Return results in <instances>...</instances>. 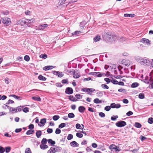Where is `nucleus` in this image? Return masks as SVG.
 Instances as JSON below:
<instances>
[{
	"label": "nucleus",
	"instance_id": "f257e3e1",
	"mask_svg": "<svg viewBox=\"0 0 153 153\" xmlns=\"http://www.w3.org/2000/svg\"><path fill=\"white\" fill-rule=\"evenodd\" d=\"M136 59L141 65L148 66L150 64V62L148 59L142 57H137Z\"/></svg>",
	"mask_w": 153,
	"mask_h": 153
},
{
	"label": "nucleus",
	"instance_id": "f03ea898",
	"mask_svg": "<svg viewBox=\"0 0 153 153\" xmlns=\"http://www.w3.org/2000/svg\"><path fill=\"white\" fill-rule=\"evenodd\" d=\"M35 22V20L34 19H26L25 21L22 20L21 22V24L23 25H27L28 26L32 24Z\"/></svg>",
	"mask_w": 153,
	"mask_h": 153
},
{
	"label": "nucleus",
	"instance_id": "7ed1b4c3",
	"mask_svg": "<svg viewBox=\"0 0 153 153\" xmlns=\"http://www.w3.org/2000/svg\"><path fill=\"white\" fill-rule=\"evenodd\" d=\"M62 148L59 147H52L48 151L47 153H55L56 152L60 151Z\"/></svg>",
	"mask_w": 153,
	"mask_h": 153
},
{
	"label": "nucleus",
	"instance_id": "20e7f679",
	"mask_svg": "<svg viewBox=\"0 0 153 153\" xmlns=\"http://www.w3.org/2000/svg\"><path fill=\"white\" fill-rule=\"evenodd\" d=\"M106 37L108 40L111 42H113L115 41L116 39H120L119 37L117 38L116 36L115 35H113L111 33H107Z\"/></svg>",
	"mask_w": 153,
	"mask_h": 153
},
{
	"label": "nucleus",
	"instance_id": "39448f33",
	"mask_svg": "<svg viewBox=\"0 0 153 153\" xmlns=\"http://www.w3.org/2000/svg\"><path fill=\"white\" fill-rule=\"evenodd\" d=\"M2 21L4 25L6 26H8L11 24L10 19L8 18L4 17L2 18Z\"/></svg>",
	"mask_w": 153,
	"mask_h": 153
},
{
	"label": "nucleus",
	"instance_id": "423d86ee",
	"mask_svg": "<svg viewBox=\"0 0 153 153\" xmlns=\"http://www.w3.org/2000/svg\"><path fill=\"white\" fill-rule=\"evenodd\" d=\"M81 90L85 92H88V94L91 95V93H90V92H92L94 91L95 89L94 88H82V89Z\"/></svg>",
	"mask_w": 153,
	"mask_h": 153
},
{
	"label": "nucleus",
	"instance_id": "0eeeda50",
	"mask_svg": "<svg viewBox=\"0 0 153 153\" xmlns=\"http://www.w3.org/2000/svg\"><path fill=\"white\" fill-rule=\"evenodd\" d=\"M126 125V122L123 121H120L116 123V125L117 126L120 127L124 126Z\"/></svg>",
	"mask_w": 153,
	"mask_h": 153
},
{
	"label": "nucleus",
	"instance_id": "6e6552de",
	"mask_svg": "<svg viewBox=\"0 0 153 153\" xmlns=\"http://www.w3.org/2000/svg\"><path fill=\"white\" fill-rule=\"evenodd\" d=\"M53 74L57 76L58 77H61L63 76L64 74L62 72H60L59 71H53Z\"/></svg>",
	"mask_w": 153,
	"mask_h": 153
},
{
	"label": "nucleus",
	"instance_id": "1a4fd4ad",
	"mask_svg": "<svg viewBox=\"0 0 153 153\" xmlns=\"http://www.w3.org/2000/svg\"><path fill=\"white\" fill-rule=\"evenodd\" d=\"M111 107L112 108H118L121 107V105L119 104H116L115 103H112L111 104Z\"/></svg>",
	"mask_w": 153,
	"mask_h": 153
},
{
	"label": "nucleus",
	"instance_id": "9d476101",
	"mask_svg": "<svg viewBox=\"0 0 153 153\" xmlns=\"http://www.w3.org/2000/svg\"><path fill=\"white\" fill-rule=\"evenodd\" d=\"M109 148L111 150L115 149L116 152H119L120 151V150L118 149L117 146L114 144L111 145L109 147Z\"/></svg>",
	"mask_w": 153,
	"mask_h": 153
},
{
	"label": "nucleus",
	"instance_id": "9b49d317",
	"mask_svg": "<svg viewBox=\"0 0 153 153\" xmlns=\"http://www.w3.org/2000/svg\"><path fill=\"white\" fill-rule=\"evenodd\" d=\"M65 92L68 94H71L73 93V90L71 88L68 87L66 89Z\"/></svg>",
	"mask_w": 153,
	"mask_h": 153
},
{
	"label": "nucleus",
	"instance_id": "f8f14e48",
	"mask_svg": "<svg viewBox=\"0 0 153 153\" xmlns=\"http://www.w3.org/2000/svg\"><path fill=\"white\" fill-rule=\"evenodd\" d=\"M48 26V25L46 24L40 25L39 26V29H38L40 30H43L46 28Z\"/></svg>",
	"mask_w": 153,
	"mask_h": 153
},
{
	"label": "nucleus",
	"instance_id": "ddd939ff",
	"mask_svg": "<svg viewBox=\"0 0 153 153\" xmlns=\"http://www.w3.org/2000/svg\"><path fill=\"white\" fill-rule=\"evenodd\" d=\"M71 146L73 147H78L79 146V144L75 141H73L70 143Z\"/></svg>",
	"mask_w": 153,
	"mask_h": 153
},
{
	"label": "nucleus",
	"instance_id": "4468645a",
	"mask_svg": "<svg viewBox=\"0 0 153 153\" xmlns=\"http://www.w3.org/2000/svg\"><path fill=\"white\" fill-rule=\"evenodd\" d=\"M55 66H47L44 67L43 68V69L44 70L47 71L49 70L52 69Z\"/></svg>",
	"mask_w": 153,
	"mask_h": 153
},
{
	"label": "nucleus",
	"instance_id": "2eb2a0df",
	"mask_svg": "<svg viewBox=\"0 0 153 153\" xmlns=\"http://www.w3.org/2000/svg\"><path fill=\"white\" fill-rule=\"evenodd\" d=\"M140 42L143 43H147V44H150V41L149 39H145V38H143L140 41Z\"/></svg>",
	"mask_w": 153,
	"mask_h": 153
},
{
	"label": "nucleus",
	"instance_id": "dca6fc26",
	"mask_svg": "<svg viewBox=\"0 0 153 153\" xmlns=\"http://www.w3.org/2000/svg\"><path fill=\"white\" fill-rule=\"evenodd\" d=\"M9 109L10 110V111L13 113H17L16 108H14L10 107L9 108Z\"/></svg>",
	"mask_w": 153,
	"mask_h": 153
},
{
	"label": "nucleus",
	"instance_id": "f3484780",
	"mask_svg": "<svg viewBox=\"0 0 153 153\" xmlns=\"http://www.w3.org/2000/svg\"><path fill=\"white\" fill-rule=\"evenodd\" d=\"M85 110V108L82 106H80L79 107V111L81 113H83Z\"/></svg>",
	"mask_w": 153,
	"mask_h": 153
},
{
	"label": "nucleus",
	"instance_id": "a211bd4d",
	"mask_svg": "<svg viewBox=\"0 0 153 153\" xmlns=\"http://www.w3.org/2000/svg\"><path fill=\"white\" fill-rule=\"evenodd\" d=\"M32 98L35 101H41V99L39 97H33Z\"/></svg>",
	"mask_w": 153,
	"mask_h": 153
},
{
	"label": "nucleus",
	"instance_id": "6ab92c4d",
	"mask_svg": "<svg viewBox=\"0 0 153 153\" xmlns=\"http://www.w3.org/2000/svg\"><path fill=\"white\" fill-rule=\"evenodd\" d=\"M100 37L99 36H97L94 38V40L95 42H97L100 40Z\"/></svg>",
	"mask_w": 153,
	"mask_h": 153
},
{
	"label": "nucleus",
	"instance_id": "aec40b11",
	"mask_svg": "<svg viewBox=\"0 0 153 153\" xmlns=\"http://www.w3.org/2000/svg\"><path fill=\"white\" fill-rule=\"evenodd\" d=\"M135 15L132 14H127L126 13L124 14V16L125 17H134Z\"/></svg>",
	"mask_w": 153,
	"mask_h": 153
},
{
	"label": "nucleus",
	"instance_id": "412c9836",
	"mask_svg": "<svg viewBox=\"0 0 153 153\" xmlns=\"http://www.w3.org/2000/svg\"><path fill=\"white\" fill-rule=\"evenodd\" d=\"M42 132L41 131L39 130L37 131L36 133V135L38 138H39L42 135Z\"/></svg>",
	"mask_w": 153,
	"mask_h": 153
},
{
	"label": "nucleus",
	"instance_id": "4be33fe9",
	"mask_svg": "<svg viewBox=\"0 0 153 153\" xmlns=\"http://www.w3.org/2000/svg\"><path fill=\"white\" fill-rule=\"evenodd\" d=\"M23 106H20L16 108L17 112H20L22 110Z\"/></svg>",
	"mask_w": 153,
	"mask_h": 153
},
{
	"label": "nucleus",
	"instance_id": "5701e85b",
	"mask_svg": "<svg viewBox=\"0 0 153 153\" xmlns=\"http://www.w3.org/2000/svg\"><path fill=\"white\" fill-rule=\"evenodd\" d=\"M91 74L93 75H94L95 74H97V76L99 77H102V76L104 75V74L102 73H97V72H93L91 73Z\"/></svg>",
	"mask_w": 153,
	"mask_h": 153
},
{
	"label": "nucleus",
	"instance_id": "b1692460",
	"mask_svg": "<svg viewBox=\"0 0 153 153\" xmlns=\"http://www.w3.org/2000/svg\"><path fill=\"white\" fill-rule=\"evenodd\" d=\"M40 148L42 149H47L48 148V146L46 145L41 144L40 145Z\"/></svg>",
	"mask_w": 153,
	"mask_h": 153
},
{
	"label": "nucleus",
	"instance_id": "393cba45",
	"mask_svg": "<svg viewBox=\"0 0 153 153\" xmlns=\"http://www.w3.org/2000/svg\"><path fill=\"white\" fill-rule=\"evenodd\" d=\"M94 102L96 104L101 103L102 102L101 100H99L98 98H97L94 100Z\"/></svg>",
	"mask_w": 153,
	"mask_h": 153
},
{
	"label": "nucleus",
	"instance_id": "a878e982",
	"mask_svg": "<svg viewBox=\"0 0 153 153\" xmlns=\"http://www.w3.org/2000/svg\"><path fill=\"white\" fill-rule=\"evenodd\" d=\"M69 99L72 101H76L77 100L73 96H70L69 97Z\"/></svg>",
	"mask_w": 153,
	"mask_h": 153
},
{
	"label": "nucleus",
	"instance_id": "bb28decb",
	"mask_svg": "<svg viewBox=\"0 0 153 153\" xmlns=\"http://www.w3.org/2000/svg\"><path fill=\"white\" fill-rule=\"evenodd\" d=\"M48 143L51 144V145H53L55 143V142L51 139L48 140Z\"/></svg>",
	"mask_w": 153,
	"mask_h": 153
},
{
	"label": "nucleus",
	"instance_id": "cd10ccee",
	"mask_svg": "<svg viewBox=\"0 0 153 153\" xmlns=\"http://www.w3.org/2000/svg\"><path fill=\"white\" fill-rule=\"evenodd\" d=\"M139 85V84L137 82H134L132 84L131 87L133 88H134L137 87Z\"/></svg>",
	"mask_w": 153,
	"mask_h": 153
},
{
	"label": "nucleus",
	"instance_id": "c85d7f7f",
	"mask_svg": "<svg viewBox=\"0 0 153 153\" xmlns=\"http://www.w3.org/2000/svg\"><path fill=\"white\" fill-rule=\"evenodd\" d=\"M38 78L39 80L43 81H45L46 80V78L41 75H40L38 76Z\"/></svg>",
	"mask_w": 153,
	"mask_h": 153
},
{
	"label": "nucleus",
	"instance_id": "c756f323",
	"mask_svg": "<svg viewBox=\"0 0 153 153\" xmlns=\"http://www.w3.org/2000/svg\"><path fill=\"white\" fill-rule=\"evenodd\" d=\"M73 76L75 78H78L79 77V75L77 72L75 71L74 74Z\"/></svg>",
	"mask_w": 153,
	"mask_h": 153
},
{
	"label": "nucleus",
	"instance_id": "7c9ffc66",
	"mask_svg": "<svg viewBox=\"0 0 153 153\" xmlns=\"http://www.w3.org/2000/svg\"><path fill=\"white\" fill-rule=\"evenodd\" d=\"M46 119L45 118H43L41 120L40 123L43 126H44L45 125V123H46Z\"/></svg>",
	"mask_w": 153,
	"mask_h": 153
},
{
	"label": "nucleus",
	"instance_id": "2f4dec72",
	"mask_svg": "<svg viewBox=\"0 0 153 153\" xmlns=\"http://www.w3.org/2000/svg\"><path fill=\"white\" fill-rule=\"evenodd\" d=\"M75 115L73 113H70L68 114V117L69 118H72L74 117Z\"/></svg>",
	"mask_w": 153,
	"mask_h": 153
},
{
	"label": "nucleus",
	"instance_id": "473e14b6",
	"mask_svg": "<svg viewBox=\"0 0 153 153\" xmlns=\"http://www.w3.org/2000/svg\"><path fill=\"white\" fill-rule=\"evenodd\" d=\"M34 132V130H29L27 131L26 134L27 135H30L33 134Z\"/></svg>",
	"mask_w": 153,
	"mask_h": 153
},
{
	"label": "nucleus",
	"instance_id": "72a5a7b5",
	"mask_svg": "<svg viewBox=\"0 0 153 153\" xmlns=\"http://www.w3.org/2000/svg\"><path fill=\"white\" fill-rule=\"evenodd\" d=\"M59 118V116L58 115H55L53 117V119L54 120L56 121Z\"/></svg>",
	"mask_w": 153,
	"mask_h": 153
},
{
	"label": "nucleus",
	"instance_id": "f704fd0d",
	"mask_svg": "<svg viewBox=\"0 0 153 153\" xmlns=\"http://www.w3.org/2000/svg\"><path fill=\"white\" fill-rule=\"evenodd\" d=\"M118 118V116L117 115L112 116L111 118V120L113 121L115 120L117 118Z\"/></svg>",
	"mask_w": 153,
	"mask_h": 153
},
{
	"label": "nucleus",
	"instance_id": "c9c22d12",
	"mask_svg": "<svg viewBox=\"0 0 153 153\" xmlns=\"http://www.w3.org/2000/svg\"><path fill=\"white\" fill-rule=\"evenodd\" d=\"M135 126L137 128H140L141 127V125L138 123H135Z\"/></svg>",
	"mask_w": 153,
	"mask_h": 153
},
{
	"label": "nucleus",
	"instance_id": "e433bc0d",
	"mask_svg": "<svg viewBox=\"0 0 153 153\" xmlns=\"http://www.w3.org/2000/svg\"><path fill=\"white\" fill-rule=\"evenodd\" d=\"M76 136L79 138H82L83 137V134L80 133H77L76 134Z\"/></svg>",
	"mask_w": 153,
	"mask_h": 153
},
{
	"label": "nucleus",
	"instance_id": "4c0bfd02",
	"mask_svg": "<svg viewBox=\"0 0 153 153\" xmlns=\"http://www.w3.org/2000/svg\"><path fill=\"white\" fill-rule=\"evenodd\" d=\"M66 126V124L65 123H61L60 124L59 126V128H61L64 127H65Z\"/></svg>",
	"mask_w": 153,
	"mask_h": 153
},
{
	"label": "nucleus",
	"instance_id": "58836bf2",
	"mask_svg": "<svg viewBox=\"0 0 153 153\" xmlns=\"http://www.w3.org/2000/svg\"><path fill=\"white\" fill-rule=\"evenodd\" d=\"M139 98L141 99H143L144 98V94L143 93L140 94L138 96Z\"/></svg>",
	"mask_w": 153,
	"mask_h": 153
},
{
	"label": "nucleus",
	"instance_id": "ea45409f",
	"mask_svg": "<svg viewBox=\"0 0 153 153\" xmlns=\"http://www.w3.org/2000/svg\"><path fill=\"white\" fill-rule=\"evenodd\" d=\"M101 87L103 89H108L109 88L108 86L105 85V84H102L101 85Z\"/></svg>",
	"mask_w": 153,
	"mask_h": 153
},
{
	"label": "nucleus",
	"instance_id": "a19ab883",
	"mask_svg": "<svg viewBox=\"0 0 153 153\" xmlns=\"http://www.w3.org/2000/svg\"><path fill=\"white\" fill-rule=\"evenodd\" d=\"M5 152H6L8 153L10 152V150L11 148L9 146H8L5 147Z\"/></svg>",
	"mask_w": 153,
	"mask_h": 153
},
{
	"label": "nucleus",
	"instance_id": "79ce46f5",
	"mask_svg": "<svg viewBox=\"0 0 153 153\" xmlns=\"http://www.w3.org/2000/svg\"><path fill=\"white\" fill-rule=\"evenodd\" d=\"M40 57L44 59H45L47 58V55L45 54H42L40 56Z\"/></svg>",
	"mask_w": 153,
	"mask_h": 153
},
{
	"label": "nucleus",
	"instance_id": "37998d69",
	"mask_svg": "<svg viewBox=\"0 0 153 153\" xmlns=\"http://www.w3.org/2000/svg\"><path fill=\"white\" fill-rule=\"evenodd\" d=\"M23 111L25 113H27L29 111V108L28 107H26L23 108Z\"/></svg>",
	"mask_w": 153,
	"mask_h": 153
},
{
	"label": "nucleus",
	"instance_id": "c03bdc74",
	"mask_svg": "<svg viewBox=\"0 0 153 153\" xmlns=\"http://www.w3.org/2000/svg\"><path fill=\"white\" fill-rule=\"evenodd\" d=\"M76 127L78 129H81L82 127L79 124L77 123L76 125Z\"/></svg>",
	"mask_w": 153,
	"mask_h": 153
},
{
	"label": "nucleus",
	"instance_id": "a18cd8bd",
	"mask_svg": "<svg viewBox=\"0 0 153 153\" xmlns=\"http://www.w3.org/2000/svg\"><path fill=\"white\" fill-rule=\"evenodd\" d=\"M97 94H98L97 96L98 97H101L103 95V93L102 91H100L99 92L97 93Z\"/></svg>",
	"mask_w": 153,
	"mask_h": 153
},
{
	"label": "nucleus",
	"instance_id": "49530a36",
	"mask_svg": "<svg viewBox=\"0 0 153 153\" xmlns=\"http://www.w3.org/2000/svg\"><path fill=\"white\" fill-rule=\"evenodd\" d=\"M111 82L114 84L117 85L118 83V82L115 80H111Z\"/></svg>",
	"mask_w": 153,
	"mask_h": 153
},
{
	"label": "nucleus",
	"instance_id": "de8ad7c7",
	"mask_svg": "<svg viewBox=\"0 0 153 153\" xmlns=\"http://www.w3.org/2000/svg\"><path fill=\"white\" fill-rule=\"evenodd\" d=\"M25 153H31V150L30 148H27L25 151Z\"/></svg>",
	"mask_w": 153,
	"mask_h": 153
},
{
	"label": "nucleus",
	"instance_id": "09e8293b",
	"mask_svg": "<svg viewBox=\"0 0 153 153\" xmlns=\"http://www.w3.org/2000/svg\"><path fill=\"white\" fill-rule=\"evenodd\" d=\"M73 136L71 134H69L68 136L67 137V139L68 140H71L73 138Z\"/></svg>",
	"mask_w": 153,
	"mask_h": 153
},
{
	"label": "nucleus",
	"instance_id": "8fccbe9b",
	"mask_svg": "<svg viewBox=\"0 0 153 153\" xmlns=\"http://www.w3.org/2000/svg\"><path fill=\"white\" fill-rule=\"evenodd\" d=\"M104 80L107 82V84H108L110 82H111V81L110 79L108 78H106L104 79Z\"/></svg>",
	"mask_w": 153,
	"mask_h": 153
},
{
	"label": "nucleus",
	"instance_id": "3c124183",
	"mask_svg": "<svg viewBox=\"0 0 153 153\" xmlns=\"http://www.w3.org/2000/svg\"><path fill=\"white\" fill-rule=\"evenodd\" d=\"M148 122L150 124L152 123H153V118L152 117L149 118L148 120Z\"/></svg>",
	"mask_w": 153,
	"mask_h": 153
},
{
	"label": "nucleus",
	"instance_id": "603ef678",
	"mask_svg": "<svg viewBox=\"0 0 153 153\" xmlns=\"http://www.w3.org/2000/svg\"><path fill=\"white\" fill-rule=\"evenodd\" d=\"M111 108V106H107L105 108V110L107 111H108L110 110Z\"/></svg>",
	"mask_w": 153,
	"mask_h": 153
},
{
	"label": "nucleus",
	"instance_id": "864d4df0",
	"mask_svg": "<svg viewBox=\"0 0 153 153\" xmlns=\"http://www.w3.org/2000/svg\"><path fill=\"white\" fill-rule=\"evenodd\" d=\"M61 131L59 128H57L56 130L55 133L56 134H59L61 133Z\"/></svg>",
	"mask_w": 153,
	"mask_h": 153
},
{
	"label": "nucleus",
	"instance_id": "5fc2aeb1",
	"mask_svg": "<svg viewBox=\"0 0 153 153\" xmlns=\"http://www.w3.org/2000/svg\"><path fill=\"white\" fill-rule=\"evenodd\" d=\"M24 59L27 61H28L30 60L29 57L27 55H26L24 57Z\"/></svg>",
	"mask_w": 153,
	"mask_h": 153
},
{
	"label": "nucleus",
	"instance_id": "6e6d98bb",
	"mask_svg": "<svg viewBox=\"0 0 153 153\" xmlns=\"http://www.w3.org/2000/svg\"><path fill=\"white\" fill-rule=\"evenodd\" d=\"M47 140L46 138H43L41 141V143L43 144H46L47 143Z\"/></svg>",
	"mask_w": 153,
	"mask_h": 153
},
{
	"label": "nucleus",
	"instance_id": "4d7b16f0",
	"mask_svg": "<svg viewBox=\"0 0 153 153\" xmlns=\"http://www.w3.org/2000/svg\"><path fill=\"white\" fill-rule=\"evenodd\" d=\"M5 151V149L4 148L0 146V153H3Z\"/></svg>",
	"mask_w": 153,
	"mask_h": 153
},
{
	"label": "nucleus",
	"instance_id": "13d9d810",
	"mask_svg": "<svg viewBox=\"0 0 153 153\" xmlns=\"http://www.w3.org/2000/svg\"><path fill=\"white\" fill-rule=\"evenodd\" d=\"M99 116L101 117H104L105 116V114L102 112L99 113Z\"/></svg>",
	"mask_w": 153,
	"mask_h": 153
},
{
	"label": "nucleus",
	"instance_id": "bf43d9fd",
	"mask_svg": "<svg viewBox=\"0 0 153 153\" xmlns=\"http://www.w3.org/2000/svg\"><path fill=\"white\" fill-rule=\"evenodd\" d=\"M75 97L78 99H80L82 98V96L79 94H77L75 96Z\"/></svg>",
	"mask_w": 153,
	"mask_h": 153
},
{
	"label": "nucleus",
	"instance_id": "052dcab7",
	"mask_svg": "<svg viewBox=\"0 0 153 153\" xmlns=\"http://www.w3.org/2000/svg\"><path fill=\"white\" fill-rule=\"evenodd\" d=\"M14 101L11 100H9L6 103V104L8 105L10 104H12L14 103Z\"/></svg>",
	"mask_w": 153,
	"mask_h": 153
},
{
	"label": "nucleus",
	"instance_id": "680f3d73",
	"mask_svg": "<svg viewBox=\"0 0 153 153\" xmlns=\"http://www.w3.org/2000/svg\"><path fill=\"white\" fill-rule=\"evenodd\" d=\"M47 132L48 133H51L53 132V129L51 128H48L47 129Z\"/></svg>",
	"mask_w": 153,
	"mask_h": 153
},
{
	"label": "nucleus",
	"instance_id": "e2e57ef3",
	"mask_svg": "<svg viewBox=\"0 0 153 153\" xmlns=\"http://www.w3.org/2000/svg\"><path fill=\"white\" fill-rule=\"evenodd\" d=\"M10 81L8 78H6L5 79V82L6 84H8Z\"/></svg>",
	"mask_w": 153,
	"mask_h": 153
},
{
	"label": "nucleus",
	"instance_id": "0e129e2a",
	"mask_svg": "<svg viewBox=\"0 0 153 153\" xmlns=\"http://www.w3.org/2000/svg\"><path fill=\"white\" fill-rule=\"evenodd\" d=\"M133 112L130 111H129L128 112L126 113V115L127 116H130L132 114H133Z\"/></svg>",
	"mask_w": 153,
	"mask_h": 153
},
{
	"label": "nucleus",
	"instance_id": "69168bd1",
	"mask_svg": "<svg viewBox=\"0 0 153 153\" xmlns=\"http://www.w3.org/2000/svg\"><path fill=\"white\" fill-rule=\"evenodd\" d=\"M67 71L68 72V73L73 74V75L74 73L75 72V71H74L73 70H68Z\"/></svg>",
	"mask_w": 153,
	"mask_h": 153
},
{
	"label": "nucleus",
	"instance_id": "338daca9",
	"mask_svg": "<svg viewBox=\"0 0 153 153\" xmlns=\"http://www.w3.org/2000/svg\"><path fill=\"white\" fill-rule=\"evenodd\" d=\"M140 138L142 141H143L145 140L146 139V138L143 136L141 135L140 137Z\"/></svg>",
	"mask_w": 153,
	"mask_h": 153
},
{
	"label": "nucleus",
	"instance_id": "774afa93",
	"mask_svg": "<svg viewBox=\"0 0 153 153\" xmlns=\"http://www.w3.org/2000/svg\"><path fill=\"white\" fill-rule=\"evenodd\" d=\"M123 102L124 103L126 104H127L128 102V100L126 99H123Z\"/></svg>",
	"mask_w": 153,
	"mask_h": 153
}]
</instances>
